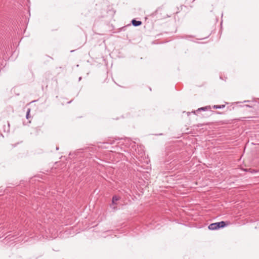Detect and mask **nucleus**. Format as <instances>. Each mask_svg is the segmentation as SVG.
<instances>
[{
	"label": "nucleus",
	"instance_id": "39448f33",
	"mask_svg": "<svg viewBox=\"0 0 259 259\" xmlns=\"http://www.w3.org/2000/svg\"><path fill=\"white\" fill-rule=\"evenodd\" d=\"M217 223H218V226L219 227V229L224 228L226 225V223L224 221H221V222H218Z\"/></svg>",
	"mask_w": 259,
	"mask_h": 259
},
{
	"label": "nucleus",
	"instance_id": "7ed1b4c3",
	"mask_svg": "<svg viewBox=\"0 0 259 259\" xmlns=\"http://www.w3.org/2000/svg\"><path fill=\"white\" fill-rule=\"evenodd\" d=\"M132 24L135 26H138L141 25L142 22L140 21H137L136 20H133L132 21Z\"/></svg>",
	"mask_w": 259,
	"mask_h": 259
},
{
	"label": "nucleus",
	"instance_id": "20e7f679",
	"mask_svg": "<svg viewBox=\"0 0 259 259\" xmlns=\"http://www.w3.org/2000/svg\"><path fill=\"white\" fill-rule=\"evenodd\" d=\"M217 223H218V226L219 227V229L224 228L226 225V223L224 221H221V222H218Z\"/></svg>",
	"mask_w": 259,
	"mask_h": 259
},
{
	"label": "nucleus",
	"instance_id": "0eeeda50",
	"mask_svg": "<svg viewBox=\"0 0 259 259\" xmlns=\"http://www.w3.org/2000/svg\"><path fill=\"white\" fill-rule=\"evenodd\" d=\"M207 108L210 109V107H201V108H199L197 110V111H201V110L205 111V110H207Z\"/></svg>",
	"mask_w": 259,
	"mask_h": 259
},
{
	"label": "nucleus",
	"instance_id": "1a4fd4ad",
	"mask_svg": "<svg viewBox=\"0 0 259 259\" xmlns=\"http://www.w3.org/2000/svg\"><path fill=\"white\" fill-rule=\"evenodd\" d=\"M246 171H248L250 172H256V171H255L254 170H251V169H249L248 170H246Z\"/></svg>",
	"mask_w": 259,
	"mask_h": 259
},
{
	"label": "nucleus",
	"instance_id": "423d86ee",
	"mask_svg": "<svg viewBox=\"0 0 259 259\" xmlns=\"http://www.w3.org/2000/svg\"><path fill=\"white\" fill-rule=\"evenodd\" d=\"M225 107V105H214L213 106V109H222L224 108Z\"/></svg>",
	"mask_w": 259,
	"mask_h": 259
},
{
	"label": "nucleus",
	"instance_id": "6e6552de",
	"mask_svg": "<svg viewBox=\"0 0 259 259\" xmlns=\"http://www.w3.org/2000/svg\"><path fill=\"white\" fill-rule=\"evenodd\" d=\"M30 112V109L28 108L27 109V113H26V116L27 119H29V118Z\"/></svg>",
	"mask_w": 259,
	"mask_h": 259
},
{
	"label": "nucleus",
	"instance_id": "f257e3e1",
	"mask_svg": "<svg viewBox=\"0 0 259 259\" xmlns=\"http://www.w3.org/2000/svg\"><path fill=\"white\" fill-rule=\"evenodd\" d=\"M123 205L121 198L120 196L115 195L112 198L111 203L110 204V207L113 209H120L121 206Z\"/></svg>",
	"mask_w": 259,
	"mask_h": 259
},
{
	"label": "nucleus",
	"instance_id": "f03ea898",
	"mask_svg": "<svg viewBox=\"0 0 259 259\" xmlns=\"http://www.w3.org/2000/svg\"><path fill=\"white\" fill-rule=\"evenodd\" d=\"M208 229L211 230H215L219 229L218 223H212L208 226Z\"/></svg>",
	"mask_w": 259,
	"mask_h": 259
}]
</instances>
